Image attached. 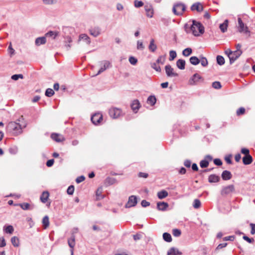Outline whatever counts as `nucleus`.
<instances>
[{
    "label": "nucleus",
    "mask_w": 255,
    "mask_h": 255,
    "mask_svg": "<svg viewBox=\"0 0 255 255\" xmlns=\"http://www.w3.org/2000/svg\"><path fill=\"white\" fill-rule=\"evenodd\" d=\"M26 127V122L23 116H21L15 121L9 122L6 126V130L12 135L17 136L22 133L23 129Z\"/></svg>",
    "instance_id": "1"
},
{
    "label": "nucleus",
    "mask_w": 255,
    "mask_h": 255,
    "mask_svg": "<svg viewBox=\"0 0 255 255\" xmlns=\"http://www.w3.org/2000/svg\"><path fill=\"white\" fill-rule=\"evenodd\" d=\"M191 30L194 35L198 36L204 33V28L200 22L193 20L191 26Z\"/></svg>",
    "instance_id": "2"
},
{
    "label": "nucleus",
    "mask_w": 255,
    "mask_h": 255,
    "mask_svg": "<svg viewBox=\"0 0 255 255\" xmlns=\"http://www.w3.org/2000/svg\"><path fill=\"white\" fill-rule=\"evenodd\" d=\"M238 31L240 33H243L247 34L249 37L251 35V32L248 27L243 22L240 17L238 18Z\"/></svg>",
    "instance_id": "3"
},
{
    "label": "nucleus",
    "mask_w": 255,
    "mask_h": 255,
    "mask_svg": "<svg viewBox=\"0 0 255 255\" xmlns=\"http://www.w3.org/2000/svg\"><path fill=\"white\" fill-rule=\"evenodd\" d=\"M185 5L181 3H178L173 6V12L177 15H182L183 12L185 10Z\"/></svg>",
    "instance_id": "4"
},
{
    "label": "nucleus",
    "mask_w": 255,
    "mask_h": 255,
    "mask_svg": "<svg viewBox=\"0 0 255 255\" xmlns=\"http://www.w3.org/2000/svg\"><path fill=\"white\" fill-rule=\"evenodd\" d=\"M109 113L111 118L117 119L121 115L122 111L119 108H111L109 109Z\"/></svg>",
    "instance_id": "5"
},
{
    "label": "nucleus",
    "mask_w": 255,
    "mask_h": 255,
    "mask_svg": "<svg viewBox=\"0 0 255 255\" xmlns=\"http://www.w3.org/2000/svg\"><path fill=\"white\" fill-rule=\"evenodd\" d=\"M100 69L97 74L93 76H97L108 69L111 66V63L109 61H103L100 62Z\"/></svg>",
    "instance_id": "6"
},
{
    "label": "nucleus",
    "mask_w": 255,
    "mask_h": 255,
    "mask_svg": "<svg viewBox=\"0 0 255 255\" xmlns=\"http://www.w3.org/2000/svg\"><path fill=\"white\" fill-rule=\"evenodd\" d=\"M235 191V187L233 185H230L224 187L221 190V195H227L233 193Z\"/></svg>",
    "instance_id": "7"
},
{
    "label": "nucleus",
    "mask_w": 255,
    "mask_h": 255,
    "mask_svg": "<svg viewBox=\"0 0 255 255\" xmlns=\"http://www.w3.org/2000/svg\"><path fill=\"white\" fill-rule=\"evenodd\" d=\"M101 28L99 26L92 27L89 29L90 34L94 36L97 37L101 34Z\"/></svg>",
    "instance_id": "8"
},
{
    "label": "nucleus",
    "mask_w": 255,
    "mask_h": 255,
    "mask_svg": "<svg viewBox=\"0 0 255 255\" xmlns=\"http://www.w3.org/2000/svg\"><path fill=\"white\" fill-rule=\"evenodd\" d=\"M165 72L168 77H177L178 74L174 72V69L170 65H167L165 67Z\"/></svg>",
    "instance_id": "9"
},
{
    "label": "nucleus",
    "mask_w": 255,
    "mask_h": 255,
    "mask_svg": "<svg viewBox=\"0 0 255 255\" xmlns=\"http://www.w3.org/2000/svg\"><path fill=\"white\" fill-rule=\"evenodd\" d=\"M137 204V199L136 196L134 195L130 196L128 203L126 204L125 207L127 208L135 206Z\"/></svg>",
    "instance_id": "10"
},
{
    "label": "nucleus",
    "mask_w": 255,
    "mask_h": 255,
    "mask_svg": "<svg viewBox=\"0 0 255 255\" xmlns=\"http://www.w3.org/2000/svg\"><path fill=\"white\" fill-rule=\"evenodd\" d=\"M83 41L87 45H89L91 43V39L89 36L85 33L81 34L79 36L78 43H79L80 41Z\"/></svg>",
    "instance_id": "11"
},
{
    "label": "nucleus",
    "mask_w": 255,
    "mask_h": 255,
    "mask_svg": "<svg viewBox=\"0 0 255 255\" xmlns=\"http://www.w3.org/2000/svg\"><path fill=\"white\" fill-rule=\"evenodd\" d=\"M102 119V115L99 113L96 114L91 117V121L95 125L99 124Z\"/></svg>",
    "instance_id": "12"
},
{
    "label": "nucleus",
    "mask_w": 255,
    "mask_h": 255,
    "mask_svg": "<svg viewBox=\"0 0 255 255\" xmlns=\"http://www.w3.org/2000/svg\"><path fill=\"white\" fill-rule=\"evenodd\" d=\"M131 108L134 113H136L139 110L140 104L138 100H133L130 105Z\"/></svg>",
    "instance_id": "13"
},
{
    "label": "nucleus",
    "mask_w": 255,
    "mask_h": 255,
    "mask_svg": "<svg viewBox=\"0 0 255 255\" xmlns=\"http://www.w3.org/2000/svg\"><path fill=\"white\" fill-rule=\"evenodd\" d=\"M201 76L198 74H195L189 80V83L191 85L196 84L201 79Z\"/></svg>",
    "instance_id": "14"
},
{
    "label": "nucleus",
    "mask_w": 255,
    "mask_h": 255,
    "mask_svg": "<svg viewBox=\"0 0 255 255\" xmlns=\"http://www.w3.org/2000/svg\"><path fill=\"white\" fill-rule=\"evenodd\" d=\"M147 16L151 18L153 16V9L152 6L150 4H146L144 6Z\"/></svg>",
    "instance_id": "15"
},
{
    "label": "nucleus",
    "mask_w": 255,
    "mask_h": 255,
    "mask_svg": "<svg viewBox=\"0 0 255 255\" xmlns=\"http://www.w3.org/2000/svg\"><path fill=\"white\" fill-rule=\"evenodd\" d=\"M51 137L56 142H61L65 140L64 137L62 135L57 133H52Z\"/></svg>",
    "instance_id": "16"
},
{
    "label": "nucleus",
    "mask_w": 255,
    "mask_h": 255,
    "mask_svg": "<svg viewBox=\"0 0 255 255\" xmlns=\"http://www.w3.org/2000/svg\"><path fill=\"white\" fill-rule=\"evenodd\" d=\"M237 51H232L231 55L230 56V64L234 63L241 55L242 54H238Z\"/></svg>",
    "instance_id": "17"
},
{
    "label": "nucleus",
    "mask_w": 255,
    "mask_h": 255,
    "mask_svg": "<svg viewBox=\"0 0 255 255\" xmlns=\"http://www.w3.org/2000/svg\"><path fill=\"white\" fill-rule=\"evenodd\" d=\"M222 178L224 180H228L232 178V175L230 171L224 170L222 173Z\"/></svg>",
    "instance_id": "18"
},
{
    "label": "nucleus",
    "mask_w": 255,
    "mask_h": 255,
    "mask_svg": "<svg viewBox=\"0 0 255 255\" xmlns=\"http://www.w3.org/2000/svg\"><path fill=\"white\" fill-rule=\"evenodd\" d=\"M220 180L219 176L215 174H211L208 177V181L210 183H216Z\"/></svg>",
    "instance_id": "19"
},
{
    "label": "nucleus",
    "mask_w": 255,
    "mask_h": 255,
    "mask_svg": "<svg viewBox=\"0 0 255 255\" xmlns=\"http://www.w3.org/2000/svg\"><path fill=\"white\" fill-rule=\"evenodd\" d=\"M192 10H197V11H201L203 10L202 5L199 2L193 4L191 7Z\"/></svg>",
    "instance_id": "20"
},
{
    "label": "nucleus",
    "mask_w": 255,
    "mask_h": 255,
    "mask_svg": "<svg viewBox=\"0 0 255 255\" xmlns=\"http://www.w3.org/2000/svg\"><path fill=\"white\" fill-rule=\"evenodd\" d=\"M168 204L166 202H158L157 204V209L159 210L164 211L168 207Z\"/></svg>",
    "instance_id": "21"
},
{
    "label": "nucleus",
    "mask_w": 255,
    "mask_h": 255,
    "mask_svg": "<svg viewBox=\"0 0 255 255\" xmlns=\"http://www.w3.org/2000/svg\"><path fill=\"white\" fill-rule=\"evenodd\" d=\"M253 161V158L250 155H245L243 158V162L245 165H249Z\"/></svg>",
    "instance_id": "22"
},
{
    "label": "nucleus",
    "mask_w": 255,
    "mask_h": 255,
    "mask_svg": "<svg viewBox=\"0 0 255 255\" xmlns=\"http://www.w3.org/2000/svg\"><path fill=\"white\" fill-rule=\"evenodd\" d=\"M49 196V194L48 191H44L40 196L41 201L43 203H45L47 201Z\"/></svg>",
    "instance_id": "23"
},
{
    "label": "nucleus",
    "mask_w": 255,
    "mask_h": 255,
    "mask_svg": "<svg viewBox=\"0 0 255 255\" xmlns=\"http://www.w3.org/2000/svg\"><path fill=\"white\" fill-rule=\"evenodd\" d=\"M228 22V20L226 19L223 23L220 24L219 27L222 32L224 33L227 31Z\"/></svg>",
    "instance_id": "24"
},
{
    "label": "nucleus",
    "mask_w": 255,
    "mask_h": 255,
    "mask_svg": "<svg viewBox=\"0 0 255 255\" xmlns=\"http://www.w3.org/2000/svg\"><path fill=\"white\" fill-rule=\"evenodd\" d=\"M185 61L183 59H179L176 62L177 67L181 70L185 69Z\"/></svg>",
    "instance_id": "25"
},
{
    "label": "nucleus",
    "mask_w": 255,
    "mask_h": 255,
    "mask_svg": "<svg viewBox=\"0 0 255 255\" xmlns=\"http://www.w3.org/2000/svg\"><path fill=\"white\" fill-rule=\"evenodd\" d=\"M181 255V253L179 252V251L177 249H176L174 248H170L167 252V255Z\"/></svg>",
    "instance_id": "26"
},
{
    "label": "nucleus",
    "mask_w": 255,
    "mask_h": 255,
    "mask_svg": "<svg viewBox=\"0 0 255 255\" xmlns=\"http://www.w3.org/2000/svg\"><path fill=\"white\" fill-rule=\"evenodd\" d=\"M149 50L152 52H154L157 49V46L154 43L153 39H151L150 41V43L148 46Z\"/></svg>",
    "instance_id": "27"
},
{
    "label": "nucleus",
    "mask_w": 255,
    "mask_h": 255,
    "mask_svg": "<svg viewBox=\"0 0 255 255\" xmlns=\"http://www.w3.org/2000/svg\"><path fill=\"white\" fill-rule=\"evenodd\" d=\"M59 32L58 31H50L48 32L46 34V37H51L52 39H54L58 35Z\"/></svg>",
    "instance_id": "28"
},
{
    "label": "nucleus",
    "mask_w": 255,
    "mask_h": 255,
    "mask_svg": "<svg viewBox=\"0 0 255 255\" xmlns=\"http://www.w3.org/2000/svg\"><path fill=\"white\" fill-rule=\"evenodd\" d=\"M45 37H40L37 38L35 40V44L37 46H39L41 44H44L46 43Z\"/></svg>",
    "instance_id": "29"
},
{
    "label": "nucleus",
    "mask_w": 255,
    "mask_h": 255,
    "mask_svg": "<svg viewBox=\"0 0 255 255\" xmlns=\"http://www.w3.org/2000/svg\"><path fill=\"white\" fill-rule=\"evenodd\" d=\"M72 42V38L70 36H67L65 37V46L67 50H68L71 47V45L70 44Z\"/></svg>",
    "instance_id": "30"
},
{
    "label": "nucleus",
    "mask_w": 255,
    "mask_h": 255,
    "mask_svg": "<svg viewBox=\"0 0 255 255\" xmlns=\"http://www.w3.org/2000/svg\"><path fill=\"white\" fill-rule=\"evenodd\" d=\"M168 195V192L164 190H161L157 193V197L160 199L166 198Z\"/></svg>",
    "instance_id": "31"
},
{
    "label": "nucleus",
    "mask_w": 255,
    "mask_h": 255,
    "mask_svg": "<svg viewBox=\"0 0 255 255\" xmlns=\"http://www.w3.org/2000/svg\"><path fill=\"white\" fill-rule=\"evenodd\" d=\"M68 243L69 246L71 248L73 249L75 245V237L74 235H72V237L68 239Z\"/></svg>",
    "instance_id": "32"
},
{
    "label": "nucleus",
    "mask_w": 255,
    "mask_h": 255,
    "mask_svg": "<svg viewBox=\"0 0 255 255\" xmlns=\"http://www.w3.org/2000/svg\"><path fill=\"white\" fill-rule=\"evenodd\" d=\"M11 243L14 247H18L19 246V239L15 236L11 238Z\"/></svg>",
    "instance_id": "33"
},
{
    "label": "nucleus",
    "mask_w": 255,
    "mask_h": 255,
    "mask_svg": "<svg viewBox=\"0 0 255 255\" xmlns=\"http://www.w3.org/2000/svg\"><path fill=\"white\" fill-rule=\"evenodd\" d=\"M42 224L45 229L47 228L49 226V218L47 216H45L42 219Z\"/></svg>",
    "instance_id": "34"
},
{
    "label": "nucleus",
    "mask_w": 255,
    "mask_h": 255,
    "mask_svg": "<svg viewBox=\"0 0 255 255\" xmlns=\"http://www.w3.org/2000/svg\"><path fill=\"white\" fill-rule=\"evenodd\" d=\"M190 62L192 64L196 65L200 63V60L196 56H192L190 58Z\"/></svg>",
    "instance_id": "35"
},
{
    "label": "nucleus",
    "mask_w": 255,
    "mask_h": 255,
    "mask_svg": "<svg viewBox=\"0 0 255 255\" xmlns=\"http://www.w3.org/2000/svg\"><path fill=\"white\" fill-rule=\"evenodd\" d=\"M163 240L167 242H171L172 241V238L170 234L164 233L163 234Z\"/></svg>",
    "instance_id": "36"
},
{
    "label": "nucleus",
    "mask_w": 255,
    "mask_h": 255,
    "mask_svg": "<svg viewBox=\"0 0 255 255\" xmlns=\"http://www.w3.org/2000/svg\"><path fill=\"white\" fill-rule=\"evenodd\" d=\"M3 230L6 233L11 234L13 232L14 229L12 226L8 225L6 227H4Z\"/></svg>",
    "instance_id": "37"
},
{
    "label": "nucleus",
    "mask_w": 255,
    "mask_h": 255,
    "mask_svg": "<svg viewBox=\"0 0 255 255\" xmlns=\"http://www.w3.org/2000/svg\"><path fill=\"white\" fill-rule=\"evenodd\" d=\"M156 101V99L154 96H150L147 99V102L151 105H154Z\"/></svg>",
    "instance_id": "38"
},
{
    "label": "nucleus",
    "mask_w": 255,
    "mask_h": 255,
    "mask_svg": "<svg viewBox=\"0 0 255 255\" xmlns=\"http://www.w3.org/2000/svg\"><path fill=\"white\" fill-rule=\"evenodd\" d=\"M217 62L220 65H223L225 63V59L222 56L218 55L217 56Z\"/></svg>",
    "instance_id": "39"
},
{
    "label": "nucleus",
    "mask_w": 255,
    "mask_h": 255,
    "mask_svg": "<svg viewBox=\"0 0 255 255\" xmlns=\"http://www.w3.org/2000/svg\"><path fill=\"white\" fill-rule=\"evenodd\" d=\"M151 67L157 72L161 71V68L159 66L156 62L151 63Z\"/></svg>",
    "instance_id": "40"
},
{
    "label": "nucleus",
    "mask_w": 255,
    "mask_h": 255,
    "mask_svg": "<svg viewBox=\"0 0 255 255\" xmlns=\"http://www.w3.org/2000/svg\"><path fill=\"white\" fill-rule=\"evenodd\" d=\"M192 50L190 48H187L182 51V54L184 56H188L192 53Z\"/></svg>",
    "instance_id": "41"
},
{
    "label": "nucleus",
    "mask_w": 255,
    "mask_h": 255,
    "mask_svg": "<svg viewBox=\"0 0 255 255\" xmlns=\"http://www.w3.org/2000/svg\"><path fill=\"white\" fill-rule=\"evenodd\" d=\"M102 188H99L97 189L96 192L97 200H100L104 198V197L102 195Z\"/></svg>",
    "instance_id": "42"
},
{
    "label": "nucleus",
    "mask_w": 255,
    "mask_h": 255,
    "mask_svg": "<svg viewBox=\"0 0 255 255\" xmlns=\"http://www.w3.org/2000/svg\"><path fill=\"white\" fill-rule=\"evenodd\" d=\"M199 60H200V62H201V65L203 67H206L208 65V62L207 59L205 57H201L200 58V59H199Z\"/></svg>",
    "instance_id": "43"
},
{
    "label": "nucleus",
    "mask_w": 255,
    "mask_h": 255,
    "mask_svg": "<svg viewBox=\"0 0 255 255\" xmlns=\"http://www.w3.org/2000/svg\"><path fill=\"white\" fill-rule=\"evenodd\" d=\"M201 202L199 200L196 199L194 200L193 206L194 208L198 209L201 206Z\"/></svg>",
    "instance_id": "44"
},
{
    "label": "nucleus",
    "mask_w": 255,
    "mask_h": 255,
    "mask_svg": "<svg viewBox=\"0 0 255 255\" xmlns=\"http://www.w3.org/2000/svg\"><path fill=\"white\" fill-rule=\"evenodd\" d=\"M165 58L164 56H160L158 59H157V60L156 61V62L158 64H161V65H163L164 62H165Z\"/></svg>",
    "instance_id": "45"
},
{
    "label": "nucleus",
    "mask_w": 255,
    "mask_h": 255,
    "mask_svg": "<svg viewBox=\"0 0 255 255\" xmlns=\"http://www.w3.org/2000/svg\"><path fill=\"white\" fill-rule=\"evenodd\" d=\"M7 51L10 57L12 56L15 54V50L12 48L11 43L8 47Z\"/></svg>",
    "instance_id": "46"
},
{
    "label": "nucleus",
    "mask_w": 255,
    "mask_h": 255,
    "mask_svg": "<svg viewBox=\"0 0 255 255\" xmlns=\"http://www.w3.org/2000/svg\"><path fill=\"white\" fill-rule=\"evenodd\" d=\"M54 94V91L50 88H48L46 90L45 95L48 97L52 96Z\"/></svg>",
    "instance_id": "47"
},
{
    "label": "nucleus",
    "mask_w": 255,
    "mask_h": 255,
    "mask_svg": "<svg viewBox=\"0 0 255 255\" xmlns=\"http://www.w3.org/2000/svg\"><path fill=\"white\" fill-rule=\"evenodd\" d=\"M144 48V46L143 44L142 41L138 40L137 41V49L139 50H142Z\"/></svg>",
    "instance_id": "48"
},
{
    "label": "nucleus",
    "mask_w": 255,
    "mask_h": 255,
    "mask_svg": "<svg viewBox=\"0 0 255 255\" xmlns=\"http://www.w3.org/2000/svg\"><path fill=\"white\" fill-rule=\"evenodd\" d=\"M169 60L172 61L177 56L176 52L174 50H171L169 52Z\"/></svg>",
    "instance_id": "49"
},
{
    "label": "nucleus",
    "mask_w": 255,
    "mask_h": 255,
    "mask_svg": "<svg viewBox=\"0 0 255 255\" xmlns=\"http://www.w3.org/2000/svg\"><path fill=\"white\" fill-rule=\"evenodd\" d=\"M200 165L202 168H206L209 165V162L206 160H202L200 162Z\"/></svg>",
    "instance_id": "50"
},
{
    "label": "nucleus",
    "mask_w": 255,
    "mask_h": 255,
    "mask_svg": "<svg viewBox=\"0 0 255 255\" xmlns=\"http://www.w3.org/2000/svg\"><path fill=\"white\" fill-rule=\"evenodd\" d=\"M19 205L21 208L24 210L30 209V205L28 203H23L22 204H20Z\"/></svg>",
    "instance_id": "51"
},
{
    "label": "nucleus",
    "mask_w": 255,
    "mask_h": 255,
    "mask_svg": "<svg viewBox=\"0 0 255 255\" xmlns=\"http://www.w3.org/2000/svg\"><path fill=\"white\" fill-rule=\"evenodd\" d=\"M128 60L130 63L133 65H135L137 62V59L133 56L129 57Z\"/></svg>",
    "instance_id": "52"
},
{
    "label": "nucleus",
    "mask_w": 255,
    "mask_h": 255,
    "mask_svg": "<svg viewBox=\"0 0 255 255\" xmlns=\"http://www.w3.org/2000/svg\"><path fill=\"white\" fill-rule=\"evenodd\" d=\"M172 233L174 236L178 237L181 235V232L180 230L177 229H175L173 230Z\"/></svg>",
    "instance_id": "53"
},
{
    "label": "nucleus",
    "mask_w": 255,
    "mask_h": 255,
    "mask_svg": "<svg viewBox=\"0 0 255 255\" xmlns=\"http://www.w3.org/2000/svg\"><path fill=\"white\" fill-rule=\"evenodd\" d=\"M212 86L215 89H219L221 88V85L219 82L216 81L212 83Z\"/></svg>",
    "instance_id": "54"
},
{
    "label": "nucleus",
    "mask_w": 255,
    "mask_h": 255,
    "mask_svg": "<svg viewBox=\"0 0 255 255\" xmlns=\"http://www.w3.org/2000/svg\"><path fill=\"white\" fill-rule=\"evenodd\" d=\"M23 76L22 74H15L11 76V79L13 80H17L19 78L23 79Z\"/></svg>",
    "instance_id": "55"
},
{
    "label": "nucleus",
    "mask_w": 255,
    "mask_h": 255,
    "mask_svg": "<svg viewBox=\"0 0 255 255\" xmlns=\"http://www.w3.org/2000/svg\"><path fill=\"white\" fill-rule=\"evenodd\" d=\"M74 191V187L73 185L70 186L67 190V192L69 195H72Z\"/></svg>",
    "instance_id": "56"
},
{
    "label": "nucleus",
    "mask_w": 255,
    "mask_h": 255,
    "mask_svg": "<svg viewBox=\"0 0 255 255\" xmlns=\"http://www.w3.org/2000/svg\"><path fill=\"white\" fill-rule=\"evenodd\" d=\"M245 112V109L244 108L241 107L237 111V115L240 116L243 115Z\"/></svg>",
    "instance_id": "57"
},
{
    "label": "nucleus",
    "mask_w": 255,
    "mask_h": 255,
    "mask_svg": "<svg viewBox=\"0 0 255 255\" xmlns=\"http://www.w3.org/2000/svg\"><path fill=\"white\" fill-rule=\"evenodd\" d=\"M242 45L241 44L238 43L236 45V51H237L238 54H242L243 52L241 50Z\"/></svg>",
    "instance_id": "58"
},
{
    "label": "nucleus",
    "mask_w": 255,
    "mask_h": 255,
    "mask_svg": "<svg viewBox=\"0 0 255 255\" xmlns=\"http://www.w3.org/2000/svg\"><path fill=\"white\" fill-rule=\"evenodd\" d=\"M43 2L46 4H52L56 3V0H43Z\"/></svg>",
    "instance_id": "59"
},
{
    "label": "nucleus",
    "mask_w": 255,
    "mask_h": 255,
    "mask_svg": "<svg viewBox=\"0 0 255 255\" xmlns=\"http://www.w3.org/2000/svg\"><path fill=\"white\" fill-rule=\"evenodd\" d=\"M134 6L136 7H139L142 6L143 5V3L141 1H138V0H135L134 2Z\"/></svg>",
    "instance_id": "60"
},
{
    "label": "nucleus",
    "mask_w": 255,
    "mask_h": 255,
    "mask_svg": "<svg viewBox=\"0 0 255 255\" xmlns=\"http://www.w3.org/2000/svg\"><path fill=\"white\" fill-rule=\"evenodd\" d=\"M85 179V177L82 175V176L78 177L76 179V181L77 183H80L82 182V181H83Z\"/></svg>",
    "instance_id": "61"
},
{
    "label": "nucleus",
    "mask_w": 255,
    "mask_h": 255,
    "mask_svg": "<svg viewBox=\"0 0 255 255\" xmlns=\"http://www.w3.org/2000/svg\"><path fill=\"white\" fill-rule=\"evenodd\" d=\"M106 181L108 182L109 185H112L116 182V179L112 178H107Z\"/></svg>",
    "instance_id": "62"
},
{
    "label": "nucleus",
    "mask_w": 255,
    "mask_h": 255,
    "mask_svg": "<svg viewBox=\"0 0 255 255\" xmlns=\"http://www.w3.org/2000/svg\"><path fill=\"white\" fill-rule=\"evenodd\" d=\"M116 8L119 11H122L124 9V6L120 3H118L116 5Z\"/></svg>",
    "instance_id": "63"
},
{
    "label": "nucleus",
    "mask_w": 255,
    "mask_h": 255,
    "mask_svg": "<svg viewBox=\"0 0 255 255\" xmlns=\"http://www.w3.org/2000/svg\"><path fill=\"white\" fill-rule=\"evenodd\" d=\"M250 226L252 228L251 233L252 235H254L255 234V224L251 223Z\"/></svg>",
    "instance_id": "64"
}]
</instances>
